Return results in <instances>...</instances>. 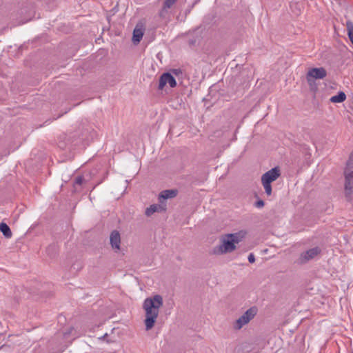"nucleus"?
<instances>
[{"instance_id":"18","label":"nucleus","mask_w":353,"mask_h":353,"mask_svg":"<svg viewBox=\"0 0 353 353\" xmlns=\"http://www.w3.org/2000/svg\"><path fill=\"white\" fill-rule=\"evenodd\" d=\"M85 182V179L83 177V176L82 175H80V176H77L75 179H74V192H78L79 191V190H78L77 188V185H81L83 183Z\"/></svg>"},{"instance_id":"17","label":"nucleus","mask_w":353,"mask_h":353,"mask_svg":"<svg viewBox=\"0 0 353 353\" xmlns=\"http://www.w3.org/2000/svg\"><path fill=\"white\" fill-rule=\"evenodd\" d=\"M346 28L347 30L348 37L353 45V22H352L351 21H347Z\"/></svg>"},{"instance_id":"5","label":"nucleus","mask_w":353,"mask_h":353,"mask_svg":"<svg viewBox=\"0 0 353 353\" xmlns=\"http://www.w3.org/2000/svg\"><path fill=\"white\" fill-rule=\"evenodd\" d=\"M167 83L170 85V88L176 86V79L170 72H165L161 75L158 89L163 90Z\"/></svg>"},{"instance_id":"2","label":"nucleus","mask_w":353,"mask_h":353,"mask_svg":"<svg viewBox=\"0 0 353 353\" xmlns=\"http://www.w3.org/2000/svg\"><path fill=\"white\" fill-rule=\"evenodd\" d=\"M258 312V308L252 306L247 310L236 321L234 325L235 330H240L243 325L248 324L252 319L254 318Z\"/></svg>"},{"instance_id":"28","label":"nucleus","mask_w":353,"mask_h":353,"mask_svg":"<svg viewBox=\"0 0 353 353\" xmlns=\"http://www.w3.org/2000/svg\"><path fill=\"white\" fill-rule=\"evenodd\" d=\"M352 353H353V352H352Z\"/></svg>"},{"instance_id":"16","label":"nucleus","mask_w":353,"mask_h":353,"mask_svg":"<svg viewBox=\"0 0 353 353\" xmlns=\"http://www.w3.org/2000/svg\"><path fill=\"white\" fill-rule=\"evenodd\" d=\"M353 172V151L350 153L349 159L346 163L344 172Z\"/></svg>"},{"instance_id":"26","label":"nucleus","mask_w":353,"mask_h":353,"mask_svg":"<svg viewBox=\"0 0 353 353\" xmlns=\"http://www.w3.org/2000/svg\"><path fill=\"white\" fill-rule=\"evenodd\" d=\"M108 336V334H105L103 336L100 337L99 339H104Z\"/></svg>"},{"instance_id":"12","label":"nucleus","mask_w":353,"mask_h":353,"mask_svg":"<svg viewBox=\"0 0 353 353\" xmlns=\"http://www.w3.org/2000/svg\"><path fill=\"white\" fill-rule=\"evenodd\" d=\"M144 29L138 28L137 26L133 30L132 41L134 44L139 43L143 38Z\"/></svg>"},{"instance_id":"21","label":"nucleus","mask_w":353,"mask_h":353,"mask_svg":"<svg viewBox=\"0 0 353 353\" xmlns=\"http://www.w3.org/2000/svg\"><path fill=\"white\" fill-rule=\"evenodd\" d=\"M177 0H165L163 3V10L170 8Z\"/></svg>"},{"instance_id":"1","label":"nucleus","mask_w":353,"mask_h":353,"mask_svg":"<svg viewBox=\"0 0 353 353\" xmlns=\"http://www.w3.org/2000/svg\"><path fill=\"white\" fill-rule=\"evenodd\" d=\"M163 305V297L159 294L146 298L143 304L145 312L144 323L145 330H150L155 325L159 310Z\"/></svg>"},{"instance_id":"20","label":"nucleus","mask_w":353,"mask_h":353,"mask_svg":"<svg viewBox=\"0 0 353 353\" xmlns=\"http://www.w3.org/2000/svg\"><path fill=\"white\" fill-rule=\"evenodd\" d=\"M56 245H50V246L48 247L46 252L50 257H54L56 254Z\"/></svg>"},{"instance_id":"23","label":"nucleus","mask_w":353,"mask_h":353,"mask_svg":"<svg viewBox=\"0 0 353 353\" xmlns=\"http://www.w3.org/2000/svg\"><path fill=\"white\" fill-rule=\"evenodd\" d=\"M265 205V202L261 200V199H259L255 203H254V206L257 208H261L264 206Z\"/></svg>"},{"instance_id":"4","label":"nucleus","mask_w":353,"mask_h":353,"mask_svg":"<svg viewBox=\"0 0 353 353\" xmlns=\"http://www.w3.org/2000/svg\"><path fill=\"white\" fill-rule=\"evenodd\" d=\"M327 75V71L324 68H313L309 70L306 75L307 81L312 79H322Z\"/></svg>"},{"instance_id":"14","label":"nucleus","mask_w":353,"mask_h":353,"mask_svg":"<svg viewBox=\"0 0 353 353\" xmlns=\"http://www.w3.org/2000/svg\"><path fill=\"white\" fill-rule=\"evenodd\" d=\"M0 231L7 239L11 238L12 236V233L10 227L4 222L0 223Z\"/></svg>"},{"instance_id":"15","label":"nucleus","mask_w":353,"mask_h":353,"mask_svg":"<svg viewBox=\"0 0 353 353\" xmlns=\"http://www.w3.org/2000/svg\"><path fill=\"white\" fill-rule=\"evenodd\" d=\"M346 99V94L344 92L340 91L337 94L332 96L330 101L332 103H342Z\"/></svg>"},{"instance_id":"22","label":"nucleus","mask_w":353,"mask_h":353,"mask_svg":"<svg viewBox=\"0 0 353 353\" xmlns=\"http://www.w3.org/2000/svg\"><path fill=\"white\" fill-rule=\"evenodd\" d=\"M310 80L311 81H307V83L310 85V90L315 92L318 90L317 85L314 79H311Z\"/></svg>"},{"instance_id":"11","label":"nucleus","mask_w":353,"mask_h":353,"mask_svg":"<svg viewBox=\"0 0 353 353\" xmlns=\"http://www.w3.org/2000/svg\"><path fill=\"white\" fill-rule=\"evenodd\" d=\"M165 210V208L163 207L162 205L159 204H152L146 208L145 214L147 216H150L154 212H161Z\"/></svg>"},{"instance_id":"8","label":"nucleus","mask_w":353,"mask_h":353,"mask_svg":"<svg viewBox=\"0 0 353 353\" xmlns=\"http://www.w3.org/2000/svg\"><path fill=\"white\" fill-rule=\"evenodd\" d=\"M178 190L176 189L165 190L160 192L158 200L159 203H162L163 200L172 199L177 196Z\"/></svg>"},{"instance_id":"7","label":"nucleus","mask_w":353,"mask_h":353,"mask_svg":"<svg viewBox=\"0 0 353 353\" xmlns=\"http://www.w3.org/2000/svg\"><path fill=\"white\" fill-rule=\"evenodd\" d=\"M281 175L279 167L276 166L264 173L261 176V181L272 183L276 181Z\"/></svg>"},{"instance_id":"3","label":"nucleus","mask_w":353,"mask_h":353,"mask_svg":"<svg viewBox=\"0 0 353 353\" xmlns=\"http://www.w3.org/2000/svg\"><path fill=\"white\" fill-rule=\"evenodd\" d=\"M321 252V249L318 246L309 249L305 252H303L302 253H301L299 257L298 263L299 264H305L309 261L315 258Z\"/></svg>"},{"instance_id":"10","label":"nucleus","mask_w":353,"mask_h":353,"mask_svg":"<svg viewBox=\"0 0 353 353\" xmlns=\"http://www.w3.org/2000/svg\"><path fill=\"white\" fill-rule=\"evenodd\" d=\"M111 246L113 249L120 250L121 236L117 230H113L110 236Z\"/></svg>"},{"instance_id":"27","label":"nucleus","mask_w":353,"mask_h":353,"mask_svg":"<svg viewBox=\"0 0 353 353\" xmlns=\"http://www.w3.org/2000/svg\"><path fill=\"white\" fill-rule=\"evenodd\" d=\"M174 73H175V74H176V73H177V70H176V69H174Z\"/></svg>"},{"instance_id":"13","label":"nucleus","mask_w":353,"mask_h":353,"mask_svg":"<svg viewBox=\"0 0 353 353\" xmlns=\"http://www.w3.org/2000/svg\"><path fill=\"white\" fill-rule=\"evenodd\" d=\"M245 235V232L239 231V232L228 234L226 236L232 239L235 244L239 243L244 238Z\"/></svg>"},{"instance_id":"24","label":"nucleus","mask_w":353,"mask_h":353,"mask_svg":"<svg viewBox=\"0 0 353 353\" xmlns=\"http://www.w3.org/2000/svg\"><path fill=\"white\" fill-rule=\"evenodd\" d=\"M248 261L250 263H253L255 262V256L253 253H250L248 257Z\"/></svg>"},{"instance_id":"25","label":"nucleus","mask_w":353,"mask_h":353,"mask_svg":"<svg viewBox=\"0 0 353 353\" xmlns=\"http://www.w3.org/2000/svg\"><path fill=\"white\" fill-rule=\"evenodd\" d=\"M166 12V10H163V8H162L161 11L159 12L160 17H164V13Z\"/></svg>"},{"instance_id":"9","label":"nucleus","mask_w":353,"mask_h":353,"mask_svg":"<svg viewBox=\"0 0 353 353\" xmlns=\"http://www.w3.org/2000/svg\"><path fill=\"white\" fill-rule=\"evenodd\" d=\"M345 176V190L346 194H352L353 192V172H344Z\"/></svg>"},{"instance_id":"19","label":"nucleus","mask_w":353,"mask_h":353,"mask_svg":"<svg viewBox=\"0 0 353 353\" xmlns=\"http://www.w3.org/2000/svg\"><path fill=\"white\" fill-rule=\"evenodd\" d=\"M263 188L265 189V192L267 194L268 196H270L272 194V185L270 183L265 182V181H261Z\"/></svg>"},{"instance_id":"6","label":"nucleus","mask_w":353,"mask_h":353,"mask_svg":"<svg viewBox=\"0 0 353 353\" xmlns=\"http://www.w3.org/2000/svg\"><path fill=\"white\" fill-rule=\"evenodd\" d=\"M216 249V248H215ZM218 251L214 250L216 254H224L234 251L236 249L234 243L230 238L223 239V243L217 248Z\"/></svg>"}]
</instances>
